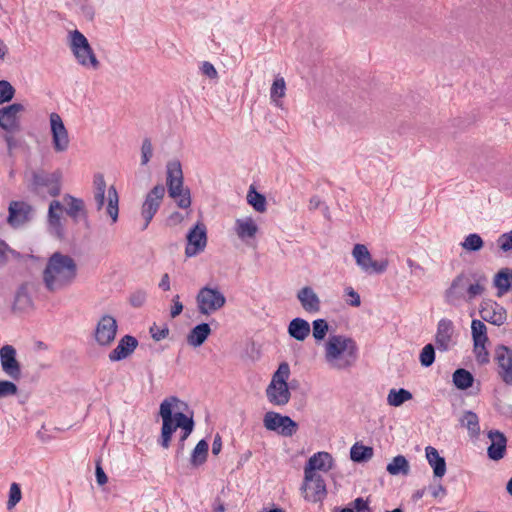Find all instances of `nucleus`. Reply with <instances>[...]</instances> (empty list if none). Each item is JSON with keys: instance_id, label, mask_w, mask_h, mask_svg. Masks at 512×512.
I'll list each match as a JSON object with an SVG mask.
<instances>
[{"instance_id": "f257e3e1", "label": "nucleus", "mask_w": 512, "mask_h": 512, "mask_svg": "<svg viewBox=\"0 0 512 512\" xmlns=\"http://www.w3.org/2000/svg\"><path fill=\"white\" fill-rule=\"evenodd\" d=\"M63 210L73 220L74 223L84 221L85 226L87 228L90 227L84 201L70 194H65L63 196L62 202L59 200H52L48 207L47 227L49 233L53 237L62 240L66 236L65 227L61 216Z\"/></svg>"}, {"instance_id": "f03ea898", "label": "nucleus", "mask_w": 512, "mask_h": 512, "mask_svg": "<svg viewBox=\"0 0 512 512\" xmlns=\"http://www.w3.org/2000/svg\"><path fill=\"white\" fill-rule=\"evenodd\" d=\"M77 271V264L71 256L54 252L42 272L44 287L51 293L64 290L75 281Z\"/></svg>"}, {"instance_id": "7ed1b4c3", "label": "nucleus", "mask_w": 512, "mask_h": 512, "mask_svg": "<svg viewBox=\"0 0 512 512\" xmlns=\"http://www.w3.org/2000/svg\"><path fill=\"white\" fill-rule=\"evenodd\" d=\"M177 402H179V400L176 397H171L169 399H165L160 404L159 414L162 418V429L161 437L158 442L163 448H168L170 446L173 433L177 430V428H181L182 436L180 438L179 448L176 453V456L178 457L184 449L185 440L189 437L194 429V420L192 416L189 417L182 412H176L173 414L172 403Z\"/></svg>"}, {"instance_id": "20e7f679", "label": "nucleus", "mask_w": 512, "mask_h": 512, "mask_svg": "<svg viewBox=\"0 0 512 512\" xmlns=\"http://www.w3.org/2000/svg\"><path fill=\"white\" fill-rule=\"evenodd\" d=\"M488 280L485 275H468L464 272L457 275L444 293L445 302L453 307L463 303H471L476 297L484 294Z\"/></svg>"}, {"instance_id": "39448f33", "label": "nucleus", "mask_w": 512, "mask_h": 512, "mask_svg": "<svg viewBox=\"0 0 512 512\" xmlns=\"http://www.w3.org/2000/svg\"><path fill=\"white\" fill-rule=\"evenodd\" d=\"M358 358L356 342L345 335H330L324 343V360L332 370L350 369Z\"/></svg>"}, {"instance_id": "423d86ee", "label": "nucleus", "mask_w": 512, "mask_h": 512, "mask_svg": "<svg viewBox=\"0 0 512 512\" xmlns=\"http://www.w3.org/2000/svg\"><path fill=\"white\" fill-rule=\"evenodd\" d=\"M28 190L36 195L57 197L61 193L62 173L60 170L48 172L42 168L26 172Z\"/></svg>"}, {"instance_id": "0eeeda50", "label": "nucleus", "mask_w": 512, "mask_h": 512, "mask_svg": "<svg viewBox=\"0 0 512 512\" xmlns=\"http://www.w3.org/2000/svg\"><path fill=\"white\" fill-rule=\"evenodd\" d=\"M166 185L169 197L174 199L181 209L191 206V193L184 187L182 165L179 160H171L166 165Z\"/></svg>"}, {"instance_id": "6e6552de", "label": "nucleus", "mask_w": 512, "mask_h": 512, "mask_svg": "<svg viewBox=\"0 0 512 512\" xmlns=\"http://www.w3.org/2000/svg\"><path fill=\"white\" fill-rule=\"evenodd\" d=\"M69 37L70 49L77 62L84 67L97 69L100 63L84 34L74 30L69 33Z\"/></svg>"}, {"instance_id": "1a4fd4ad", "label": "nucleus", "mask_w": 512, "mask_h": 512, "mask_svg": "<svg viewBox=\"0 0 512 512\" xmlns=\"http://www.w3.org/2000/svg\"><path fill=\"white\" fill-rule=\"evenodd\" d=\"M36 215V209L23 200H13L8 206L7 223L14 229L22 228L31 223Z\"/></svg>"}, {"instance_id": "9d476101", "label": "nucleus", "mask_w": 512, "mask_h": 512, "mask_svg": "<svg viewBox=\"0 0 512 512\" xmlns=\"http://www.w3.org/2000/svg\"><path fill=\"white\" fill-rule=\"evenodd\" d=\"M196 302L199 313L209 315L221 309L226 303V298L217 288L205 286L199 290Z\"/></svg>"}, {"instance_id": "9b49d317", "label": "nucleus", "mask_w": 512, "mask_h": 512, "mask_svg": "<svg viewBox=\"0 0 512 512\" xmlns=\"http://www.w3.org/2000/svg\"><path fill=\"white\" fill-rule=\"evenodd\" d=\"M352 255L357 265L367 274H381L387 269V260H373L368 248L364 244H356L353 247Z\"/></svg>"}, {"instance_id": "f8f14e48", "label": "nucleus", "mask_w": 512, "mask_h": 512, "mask_svg": "<svg viewBox=\"0 0 512 512\" xmlns=\"http://www.w3.org/2000/svg\"><path fill=\"white\" fill-rule=\"evenodd\" d=\"M164 195L165 187L162 184L154 186L146 195L141 209V215L145 220L142 230L148 227L154 215L157 213Z\"/></svg>"}, {"instance_id": "ddd939ff", "label": "nucleus", "mask_w": 512, "mask_h": 512, "mask_svg": "<svg viewBox=\"0 0 512 512\" xmlns=\"http://www.w3.org/2000/svg\"><path fill=\"white\" fill-rule=\"evenodd\" d=\"M494 360L497 364V373L500 379L506 385L512 386V349L505 345L496 346Z\"/></svg>"}, {"instance_id": "4468645a", "label": "nucleus", "mask_w": 512, "mask_h": 512, "mask_svg": "<svg viewBox=\"0 0 512 512\" xmlns=\"http://www.w3.org/2000/svg\"><path fill=\"white\" fill-rule=\"evenodd\" d=\"M118 330L116 319L111 315H103L98 321L94 337L100 346H109L115 340Z\"/></svg>"}, {"instance_id": "2eb2a0df", "label": "nucleus", "mask_w": 512, "mask_h": 512, "mask_svg": "<svg viewBox=\"0 0 512 512\" xmlns=\"http://www.w3.org/2000/svg\"><path fill=\"white\" fill-rule=\"evenodd\" d=\"M479 313L483 321L496 326L503 325L507 320L506 309L492 299H483L480 303Z\"/></svg>"}, {"instance_id": "dca6fc26", "label": "nucleus", "mask_w": 512, "mask_h": 512, "mask_svg": "<svg viewBox=\"0 0 512 512\" xmlns=\"http://www.w3.org/2000/svg\"><path fill=\"white\" fill-rule=\"evenodd\" d=\"M302 490L304 498L314 503L322 501L327 494L325 482L317 473H310V478H307V475L304 474Z\"/></svg>"}, {"instance_id": "f3484780", "label": "nucleus", "mask_w": 512, "mask_h": 512, "mask_svg": "<svg viewBox=\"0 0 512 512\" xmlns=\"http://www.w3.org/2000/svg\"><path fill=\"white\" fill-rule=\"evenodd\" d=\"M50 126L52 134V144L55 152H65L70 143L68 131L57 113H51L50 115Z\"/></svg>"}, {"instance_id": "a211bd4d", "label": "nucleus", "mask_w": 512, "mask_h": 512, "mask_svg": "<svg viewBox=\"0 0 512 512\" xmlns=\"http://www.w3.org/2000/svg\"><path fill=\"white\" fill-rule=\"evenodd\" d=\"M207 245V231L203 223H197L187 234L185 255L193 257L204 251Z\"/></svg>"}, {"instance_id": "6ab92c4d", "label": "nucleus", "mask_w": 512, "mask_h": 512, "mask_svg": "<svg viewBox=\"0 0 512 512\" xmlns=\"http://www.w3.org/2000/svg\"><path fill=\"white\" fill-rule=\"evenodd\" d=\"M16 355V349L12 345L6 344L0 348L2 370L14 380H18L21 376V367Z\"/></svg>"}, {"instance_id": "aec40b11", "label": "nucleus", "mask_w": 512, "mask_h": 512, "mask_svg": "<svg viewBox=\"0 0 512 512\" xmlns=\"http://www.w3.org/2000/svg\"><path fill=\"white\" fill-rule=\"evenodd\" d=\"M24 111L20 103H13L0 109V127L7 132L19 129V114Z\"/></svg>"}, {"instance_id": "412c9836", "label": "nucleus", "mask_w": 512, "mask_h": 512, "mask_svg": "<svg viewBox=\"0 0 512 512\" xmlns=\"http://www.w3.org/2000/svg\"><path fill=\"white\" fill-rule=\"evenodd\" d=\"M454 324L450 319L442 318L437 324V331L435 334L436 347L440 351H448L453 342Z\"/></svg>"}, {"instance_id": "4be33fe9", "label": "nucleus", "mask_w": 512, "mask_h": 512, "mask_svg": "<svg viewBox=\"0 0 512 512\" xmlns=\"http://www.w3.org/2000/svg\"><path fill=\"white\" fill-rule=\"evenodd\" d=\"M138 340L131 335L123 336L117 346L110 351L108 358L111 362H117L129 357L137 348Z\"/></svg>"}, {"instance_id": "5701e85b", "label": "nucleus", "mask_w": 512, "mask_h": 512, "mask_svg": "<svg viewBox=\"0 0 512 512\" xmlns=\"http://www.w3.org/2000/svg\"><path fill=\"white\" fill-rule=\"evenodd\" d=\"M487 436L491 441V444L487 449L488 457L494 461L502 459L506 453V436L499 430H490Z\"/></svg>"}, {"instance_id": "b1692460", "label": "nucleus", "mask_w": 512, "mask_h": 512, "mask_svg": "<svg viewBox=\"0 0 512 512\" xmlns=\"http://www.w3.org/2000/svg\"><path fill=\"white\" fill-rule=\"evenodd\" d=\"M301 307L310 314L318 313L321 309V301L316 292L310 286L302 287L296 295Z\"/></svg>"}, {"instance_id": "393cba45", "label": "nucleus", "mask_w": 512, "mask_h": 512, "mask_svg": "<svg viewBox=\"0 0 512 512\" xmlns=\"http://www.w3.org/2000/svg\"><path fill=\"white\" fill-rule=\"evenodd\" d=\"M333 458L328 452H317L311 456L304 468V474L310 478V473L316 470L327 472L332 468Z\"/></svg>"}, {"instance_id": "a878e982", "label": "nucleus", "mask_w": 512, "mask_h": 512, "mask_svg": "<svg viewBox=\"0 0 512 512\" xmlns=\"http://www.w3.org/2000/svg\"><path fill=\"white\" fill-rule=\"evenodd\" d=\"M268 401L275 406L286 405L291 397L288 385L270 383L266 388Z\"/></svg>"}, {"instance_id": "bb28decb", "label": "nucleus", "mask_w": 512, "mask_h": 512, "mask_svg": "<svg viewBox=\"0 0 512 512\" xmlns=\"http://www.w3.org/2000/svg\"><path fill=\"white\" fill-rule=\"evenodd\" d=\"M311 327L307 320L297 317L290 321L288 334L297 341H304L310 334Z\"/></svg>"}, {"instance_id": "cd10ccee", "label": "nucleus", "mask_w": 512, "mask_h": 512, "mask_svg": "<svg viewBox=\"0 0 512 512\" xmlns=\"http://www.w3.org/2000/svg\"><path fill=\"white\" fill-rule=\"evenodd\" d=\"M426 458L429 465L433 468V473L435 477L441 478L446 473V462L443 457L439 455V452L436 448L432 446H428L425 449Z\"/></svg>"}, {"instance_id": "c85d7f7f", "label": "nucleus", "mask_w": 512, "mask_h": 512, "mask_svg": "<svg viewBox=\"0 0 512 512\" xmlns=\"http://www.w3.org/2000/svg\"><path fill=\"white\" fill-rule=\"evenodd\" d=\"M32 306L33 301L29 294V283H22L15 293L13 309L18 311H26Z\"/></svg>"}, {"instance_id": "c756f323", "label": "nucleus", "mask_w": 512, "mask_h": 512, "mask_svg": "<svg viewBox=\"0 0 512 512\" xmlns=\"http://www.w3.org/2000/svg\"><path fill=\"white\" fill-rule=\"evenodd\" d=\"M211 333V328L208 323H201L196 325L187 335V342L192 347L201 346Z\"/></svg>"}, {"instance_id": "7c9ffc66", "label": "nucleus", "mask_w": 512, "mask_h": 512, "mask_svg": "<svg viewBox=\"0 0 512 512\" xmlns=\"http://www.w3.org/2000/svg\"><path fill=\"white\" fill-rule=\"evenodd\" d=\"M235 231L241 240L254 238L258 227L252 218L237 219L235 222Z\"/></svg>"}, {"instance_id": "2f4dec72", "label": "nucleus", "mask_w": 512, "mask_h": 512, "mask_svg": "<svg viewBox=\"0 0 512 512\" xmlns=\"http://www.w3.org/2000/svg\"><path fill=\"white\" fill-rule=\"evenodd\" d=\"M494 286L498 289V295L501 296L512 288V269L503 268L493 280Z\"/></svg>"}, {"instance_id": "473e14b6", "label": "nucleus", "mask_w": 512, "mask_h": 512, "mask_svg": "<svg viewBox=\"0 0 512 512\" xmlns=\"http://www.w3.org/2000/svg\"><path fill=\"white\" fill-rule=\"evenodd\" d=\"M94 187V200L96 203V209L100 211L105 204V193H106V182L102 174L98 173L94 175L93 179Z\"/></svg>"}, {"instance_id": "72a5a7b5", "label": "nucleus", "mask_w": 512, "mask_h": 512, "mask_svg": "<svg viewBox=\"0 0 512 512\" xmlns=\"http://www.w3.org/2000/svg\"><path fill=\"white\" fill-rule=\"evenodd\" d=\"M387 472L390 475H408L410 472V465L408 460L403 455L395 456L386 467Z\"/></svg>"}, {"instance_id": "f704fd0d", "label": "nucleus", "mask_w": 512, "mask_h": 512, "mask_svg": "<svg viewBox=\"0 0 512 512\" xmlns=\"http://www.w3.org/2000/svg\"><path fill=\"white\" fill-rule=\"evenodd\" d=\"M118 193L114 186H110L107 190V207L106 214L110 217L112 224L118 221L119 208H118Z\"/></svg>"}, {"instance_id": "c9c22d12", "label": "nucleus", "mask_w": 512, "mask_h": 512, "mask_svg": "<svg viewBox=\"0 0 512 512\" xmlns=\"http://www.w3.org/2000/svg\"><path fill=\"white\" fill-rule=\"evenodd\" d=\"M209 445L204 439L200 440L191 453L190 463L194 467L204 464L207 460Z\"/></svg>"}, {"instance_id": "e433bc0d", "label": "nucleus", "mask_w": 512, "mask_h": 512, "mask_svg": "<svg viewBox=\"0 0 512 512\" xmlns=\"http://www.w3.org/2000/svg\"><path fill=\"white\" fill-rule=\"evenodd\" d=\"M453 383L460 390H466L473 385L474 377L466 369L459 368L453 373Z\"/></svg>"}, {"instance_id": "4c0bfd02", "label": "nucleus", "mask_w": 512, "mask_h": 512, "mask_svg": "<svg viewBox=\"0 0 512 512\" xmlns=\"http://www.w3.org/2000/svg\"><path fill=\"white\" fill-rule=\"evenodd\" d=\"M412 393L404 388L391 389L387 396V402L390 406L399 407L404 402L412 399Z\"/></svg>"}, {"instance_id": "58836bf2", "label": "nucleus", "mask_w": 512, "mask_h": 512, "mask_svg": "<svg viewBox=\"0 0 512 512\" xmlns=\"http://www.w3.org/2000/svg\"><path fill=\"white\" fill-rule=\"evenodd\" d=\"M471 334L473 343H488L487 327L483 321L473 319L471 322Z\"/></svg>"}, {"instance_id": "ea45409f", "label": "nucleus", "mask_w": 512, "mask_h": 512, "mask_svg": "<svg viewBox=\"0 0 512 512\" xmlns=\"http://www.w3.org/2000/svg\"><path fill=\"white\" fill-rule=\"evenodd\" d=\"M372 456H373V448L372 447L359 445L358 443L354 444L351 447L350 457L354 462H357V463L365 462V461L370 460L372 458Z\"/></svg>"}, {"instance_id": "a19ab883", "label": "nucleus", "mask_w": 512, "mask_h": 512, "mask_svg": "<svg viewBox=\"0 0 512 512\" xmlns=\"http://www.w3.org/2000/svg\"><path fill=\"white\" fill-rule=\"evenodd\" d=\"M461 425L466 427L471 436H478L480 433L479 418L476 413L466 411L460 420Z\"/></svg>"}, {"instance_id": "79ce46f5", "label": "nucleus", "mask_w": 512, "mask_h": 512, "mask_svg": "<svg viewBox=\"0 0 512 512\" xmlns=\"http://www.w3.org/2000/svg\"><path fill=\"white\" fill-rule=\"evenodd\" d=\"M247 201L257 212L262 213L266 210L265 196L255 191L253 187L250 188L247 194Z\"/></svg>"}, {"instance_id": "37998d69", "label": "nucleus", "mask_w": 512, "mask_h": 512, "mask_svg": "<svg viewBox=\"0 0 512 512\" xmlns=\"http://www.w3.org/2000/svg\"><path fill=\"white\" fill-rule=\"evenodd\" d=\"M283 421L287 422L288 420H285L284 416L280 415L279 413L272 412V411L267 412L264 415V419H263L265 428L270 431L278 430L280 428V426L282 425Z\"/></svg>"}, {"instance_id": "c03bdc74", "label": "nucleus", "mask_w": 512, "mask_h": 512, "mask_svg": "<svg viewBox=\"0 0 512 512\" xmlns=\"http://www.w3.org/2000/svg\"><path fill=\"white\" fill-rule=\"evenodd\" d=\"M463 249L467 251H479L484 246V241L480 237L479 234L471 233L465 237L464 241L461 243Z\"/></svg>"}, {"instance_id": "a18cd8bd", "label": "nucleus", "mask_w": 512, "mask_h": 512, "mask_svg": "<svg viewBox=\"0 0 512 512\" xmlns=\"http://www.w3.org/2000/svg\"><path fill=\"white\" fill-rule=\"evenodd\" d=\"M290 376V366L287 362L280 363L278 369L274 372L271 382L278 385H288L287 380Z\"/></svg>"}, {"instance_id": "49530a36", "label": "nucleus", "mask_w": 512, "mask_h": 512, "mask_svg": "<svg viewBox=\"0 0 512 512\" xmlns=\"http://www.w3.org/2000/svg\"><path fill=\"white\" fill-rule=\"evenodd\" d=\"M329 325L325 319H316L312 322V334L316 342L325 339Z\"/></svg>"}, {"instance_id": "de8ad7c7", "label": "nucleus", "mask_w": 512, "mask_h": 512, "mask_svg": "<svg viewBox=\"0 0 512 512\" xmlns=\"http://www.w3.org/2000/svg\"><path fill=\"white\" fill-rule=\"evenodd\" d=\"M286 83L283 77H277L272 83L270 89V98L273 102H277L279 99L285 96Z\"/></svg>"}, {"instance_id": "09e8293b", "label": "nucleus", "mask_w": 512, "mask_h": 512, "mask_svg": "<svg viewBox=\"0 0 512 512\" xmlns=\"http://www.w3.org/2000/svg\"><path fill=\"white\" fill-rule=\"evenodd\" d=\"M487 343H473V353L476 361L480 365H485L490 362V355L486 348Z\"/></svg>"}, {"instance_id": "8fccbe9b", "label": "nucleus", "mask_w": 512, "mask_h": 512, "mask_svg": "<svg viewBox=\"0 0 512 512\" xmlns=\"http://www.w3.org/2000/svg\"><path fill=\"white\" fill-rule=\"evenodd\" d=\"M420 363L423 367H430L435 361V348L432 344L423 347L420 356Z\"/></svg>"}, {"instance_id": "3c124183", "label": "nucleus", "mask_w": 512, "mask_h": 512, "mask_svg": "<svg viewBox=\"0 0 512 512\" xmlns=\"http://www.w3.org/2000/svg\"><path fill=\"white\" fill-rule=\"evenodd\" d=\"M15 95V88L10 82L6 80H0V104L9 102Z\"/></svg>"}, {"instance_id": "603ef678", "label": "nucleus", "mask_w": 512, "mask_h": 512, "mask_svg": "<svg viewBox=\"0 0 512 512\" xmlns=\"http://www.w3.org/2000/svg\"><path fill=\"white\" fill-rule=\"evenodd\" d=\"M74 3L78 6L81 15L88 21L95 17V9L89 0H77Z\"/></svg>"}, {"instance_id": "864d4df0", "label": "nucleus", "mask_w": 512, "mask_h": 512, "mask_svg": "<svg viewBox=\"0 0 512 512\" xmlns=\"http://www.w3.org/2000/svg\"><path fill=\"white\" fill-rule=\"evenodd\" d=\"M22 493L19 484L12 483L9 490V499L7 501V509L11 510L14 508L21 500Z\"/></svg>"}, {"instance_id": "5fc2aeb1", "label": "nucleus", "mask_w": 512, "mask_h": 512, "mask_svg": "<svg viewBox=\"0 0 512 512\" xmlns=\"http://www.w3.org/2000/svg\"><path fill=\"white\" fill-rule=\"evenodd\" d=\"M147 299V293L144 290H136L129 297L130 304L135 308L142 307Z\"/></svg>"}, {"instance_id": "6e6d98bb", "label": "nucleus", "mask_w": 512, "mask_h": 512, "mask_svg": "<svg viewBox=\"0 0 512 512\" xmlns=\"http://www.w3.org/2000/svg\"><path fill=\"white\" fill-rule=\"evenodd\" d=\"M153 154V147L150 139L145 138L142 142L141 146V164L146 165Z\"/></svg>"}, {"instance_id": "4d7b16f0", "label": "nucleus", "mask_w": 512, "mask_h": 512, "mask_svg": "<svg viewBox=\"0 0 512 512\" xmlns=\"http://www.w3.org/2000/svg\"><path fill=\"white\" fill-rule=\"evenodd\" d=\"M285 420H288L287 422H282V425L280 426V434L285 437L292 436L296 430H297V423L293 421L289 416H284Z\"/></svg>"}, {"instance_id": "13d9d810", "label": "nucleus", "mask_w": 512, "mask_h": 512, "mask_svg": "<svg viewBox=\"0 0 512 512\" xmlns=\"http://www.w3.org/2000/svg\"><path fill=\"white\" fill-rule=\"evenodd\" d=\"M18 391L17 386L8 380L0 381V398H5L11 395H15Z\"/></svg>"}, {"instance_id": "bf43d9fd", "label": "nucleus", "mask_w": 512, "mask_h": 512, "mask_svg": "<svg viewBox=\"0 0 512 512\" xmlns=\"http://www.w3.org/2000/svg\"><path fill=\"white\" fill-rule=\"evenodd\" d=\"M497 244L503 252L512 250V230L501 234L497 239Z\"/></svg>"}, {"instance_id": "052dcab7", "label": "nucleus", "mask_w": 512, "mask_h": 512, "mask_svg": "<svg viewBox=\"0 0 512 512\" xmlns=\"http://www.w3.org/2000/svg\"><path fill=\"white\" fill-rule=\"evenodd\" d=\"M149 331L151 333V337L155 341H160L162 339H165L169 334V328L167 327V325H164L162 328H160L156 324H153L150 327Z\"/></svg>"}, {"instance_id": "680f3d73", "label": "nucleus", "mask_w": 512, "mask_h": 512, "mask_svg": "<svg viewBox=\"0 0 512 512\" xmlns=\"http://www.w3.org/2000/svg\"><path fill=\"white\" fill-rule=\"evenodd\" d=\"M308 208L310 211H315L316 209L321 208L325 216H327L329 213V207L325 205L317 195H314L310 198Z\"/></svg>"}, {"instance_id": "e2e57ef3", "label": "nucleus", "mask_w": 512, "mask_h": 512, "mask_svg": "<svg viewBox=\"0 0 512 512\" xmlns=\"http://www.w3.org/2000/svg\"><path fill=\"white\" fill-rule=\"evenodd\" d=\"M201 72L210 79H216L218 77V72L214 65L208 61L202 63Z\"/></svg>"}, {"instance_id": "0e129e2a", "label": "nucleus", "mask_w": 512, "mask_h": 512, "mask_svg": "<svg viewBox=\"0 0 512 512\" xmlns=\"http://www.w3.org/2000/svg\"><path fill=\"white\" fill-rule=\"evenodd\" d=\"M173 305L171 307L170 315L172 318L177 317L183 311V304L180 301V296L175 295L172 299Z\"/></svg>"}, {"instance_id": "69168bd1", "label": "nucleus", "mask_w": 512, "mask_h": 512, "mask_svg": "<svg viewBox=\"0 0 512 512\" xmlns=\"http://www.w3.org/2000/svg\"><path fill=\"white\" fill-rule=\"evenodd\" d=\"M353 507L356 512H371L368 501L361 497L354 500Z\"/></svg>"}, {"instance_id": "338daca9", "label": "nucleus", "mask_w": 512, "mask_h": 512, "mask_svg": "<svg viewBox=\"0 0 512 512\" xmlns=\"http://www.w3.org/2000/svg\"><path fill=\"white\" fill-rule=\"evenodd\" d=\"M346 294L351 297V300H349V305L353 307H358L361 304L360 296L359 294L352 288L348 287L346 288Z\"/></svg>"}, {"instance_id": "774afa93", "label": "nucleus", "mask_w": 512, "mask_h": 512, "mask_svg": "<svg viewBox=\"0 0 512 512\" xmlns=\"http://www.w3.org/2000/svg\"><path fill=\"white\" fill-rule=\"evenodd\" d=\"M95 475H96V481L99 485H104L108 481V477L105 474L104 470L102 469L101 465L97 463L96 469H95Z\"/></svg>"}]
</instances>
